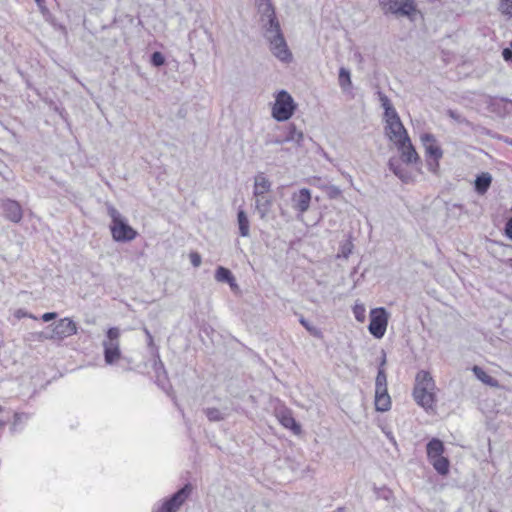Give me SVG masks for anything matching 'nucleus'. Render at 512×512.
I'll use <instances>...</instances> for the list:
<instances>
[{"instance_id":"obj_19","label":"nucleus","mask_w":512,"mask_h":512,"mask_svg":"<svg viewBox=\"0 0 512 512\" xmlns=\"http://www.w3.org/2000/svg\"><path fill=\"white\" fill-rule=\"evenodd\" d=\"M272 199L264 195L256 197L255 209L260 219L265 220L271 211Z\"/></svg>"},{"instance_id":"obj_6","label":"nucleus","mask_w":512,"mask_h":512,"mask_svg":"<svg viewBox=\"0 0 512 512\" xmlns=\"http://www.w3.org/2000/svg\"><path fill=\"white\" fill-rule=\"evenodd\" d=\"M119 338V328L111 327L107 330L106 339L103 341V348L104 360L108 365L114 364L121 357Z\"/></svg>"},{"instance_id":"obj_39","label":"nucleus","mask_w":512,"mask_h":512,"mask_svg":"<svg viewBox=\"0 0 512 512\" xmlns=\"http://www.w3.org/2000/svg\"><path fill=\"white\" fill-rule=\"evenodd\" d=\"M353 244L350 241H347L341 246V254L344 258H348L352 252Z\"/></svg>"},{"instance_id":"obj_59","label":"nucleus","mask_w":512,"mask_h":512,"mask_svg":"<svg viewBox=\"0 0 512 512\" xmlns=\"http://www.w3.org/2000/svg\"><path fill=\"white\" fill-rule=\"evenodd\" d=\"M2 411V407L0 406V412Z\"/></svg>"},{"instance_id":"obj_5","label":"nucleus","mask_w":512,"mask_h":512,"mask_svg":"<svg viewBox=\"0 0 512 512\" xmlns=\"http://www.w3.org/2000/svg\"><path fill=\"white\" fill-rule=\"evenodd\" d=\"M192 492V485L185 484L171 496L162 500L153 512H177Z\"/></svg>"},{"instance_id":"obj_58","label":"nucleus","mask_w":512,"mask_h":512,"mask_svg":"<svg viewBox=\"0 0 512 512\" xmlns=\"http://www.w3.org/2000/svg\"><path fill=\"white\" fill-rule=\"evenodd\" d=\"M4 426V422L0 421V427Z\"/></svg>"},{"instance_id":"obj_4","label":"nucleus","mask_w":512,"mask_h":512,"mask_svg":"<svg viewBox=\"0 0 512 512\" xmlns=\"http://www.w3.org/2000/svg\"><path fill=\"white\" fill-rule=\"evenodd\" d=\"M295 110L296 103L292 96L286 90H280L272 107V117L279 122H284L293 116Z\"/></svg>"},{"instance_id":"obj_47","label":"nucleus","mask_w":512,"mask_h":512,"mask_svg":"<svg viewBox=\"0 0 512 512\" xmlns=\"http://www.w3.org/2000/svg\"><path fill=\"white\" fill-rule=\"evenodd\" d=\"M14 316L18 319H21V318H24V317H29V318H33V319H36L32 314L28 313L27 311L23 310V309H18Z\"/></svg>"},{"instance_id":"obj_18","label":"nucleus","mask_w":512,"mask_h":512,"mask_svg":"<svg viewBox=\"0 0 512 512\" xmlns=\"http://www.w3.org/2000/svg\"><path fill=\"white\" fill-rule=\"evenodd\" d=\"M271 189V182L260 172L255 176L253 195L262 196Z\"/></svg>"},{"instance_id":"obj_3","label":"nucleus","mask_w":512,"mask_h":512,"mask_svg":"<svg viewBox=\"0 0 512 512\" xmlns=\"http://www.w3.org/2000/svg\"><path fill=\"white\" fill-rule=\"evenodd\" d=\"M379 6L385 15L406 17L410 21H414L420 13L415 0H379Z\"/></svg>"},{"instance_id":"obj_57","label":"nucleus","mask_w":512,"mask_h":512,"mask_svg":"<svg viewBox=\"0 0 512 512\" xmlns=\"http://www.w3.org/2000/svg\"><path fill=\"white\" fill-rule=\"evenodd\" d=\"M343 510H344V508H343V507L338 508V511H339V512H343Z\"/></svg>"},{"instance_id":"obj_28","label":"nucleus","mask_w":512,"mask_h":512,"mask_svg":"<svg viewBox=\"0 0 512 512\" xmlns=\"http://www.w3.org/2000/svg\"><path fill=\"white\" fill-rule=\"evenodd\" d=\"M391 408L390 396L375 397V409L379 412H386Z\"/></svg>"},{"instance_id":"obj_43","label":"nucleus","mask_w":512,"mask_h":512,"mask_svg":"<svg viewBox=\"0 0 512 512\" xmlns=\"http://www.w3.org/2000/svg\"><path fill=\"white\" fill-rule=\"evenodd\" d=\"M28 419V415L25 413H15L13 427H16L18 424L26 421Z\"/></svg>"},{"instance_id":"obj_50","label":"nucleus","mask_w":512,"mask_h":512,"mask_svg":"<svg viewBox=\"0 0 512 512\" xmlns=\"http://www.w3.org/2000/svg\"><path fill=\"white\" fill-rule=\"evenodd\" d=\"M57 317L56 312H47L42 315V320L44 322H49L51 320H54Z\"/></svg>"},{"instance_id":"obj_15","label":"nucleus","mask_w":512,"mask_h":512,"mask_svg":"<svg viewBox=\"0 0 512 512\" xmlns=\"http://www.w3.org/2000/svg\"><path fill=\"white\" fill-rule=\"evenodd\" d=\"M428 461L440 457L445 452V446L439 438H432L426 445Z\"/></svg>"},{"instance_id":"obj_56","label":"nucleus","mask_w":512,"mask_h":512,"mask_svg":"<svg viewBox=\"0 0 512 512\" xmlns=\"http://www.w3.org/2000/svg\"><path fill=\"white\" fill-rule=\"evenodd\" d=\"M261 2H262V3L260 4V11L262 12V9L264 8V6H265V4H266L267 0H265V1H264V0H261Z\"/></svg>"},{"instance_id":"obj_2","label":"nucleus","mask_w":512,"mask_h":512,"mask_svg":"<svg viewBox=\"0 0 512 512\" xmlns=\"http://www.w3.org/2000/svg\"><path fill=\"white\" fill-rule=\"evenodd\" d=\"M107 213L111 218L110 232L116 242H130L134 240L138 232L128 224L127 219L112 205L107 206Z\"/></svg>"},{"instance_id":"obj_51","label":"nucleus","mask_w":512,"mask_h":512,"mask_svg":"<svg viewBox=\"0 0 512 512\" xmlns=\"http://www.w3.org/2000/svg\"><path fill=\"white\" fill-rule=\"evenodd\" d=\"M341 194V190L336 186H331L329 188V196L331 198H336Z\"/></svg>"},{"instance_id":"obj_35","label":"nucleus","mask_w":512,"mask_h":512,"mask_svg":"<svg viewBox=\"0 0 512 512\" xmlns=\"http://www.w3.org/2000/svg\"><path fill=\"white\" fill-rule=\"evenodd\" d=\"M500 10L503 14L512 17V0H500Z\"/></svg>"},{"instance_id":"obj_48","label":"nucleus","mask_w":512,"mask_h":512,"mask_svg":"<svg viewBox=\"0 0 512 512\" xmlns=\"http://www.w3.org/2000/svg\"><path fill=\"white\" fill-rule=\"evenodd\" d=\"M143 331L146 335L148 346L151 348H155V344H154V340H153V336H152L151 332L146 327L143 328Z\"/></svg>"},{"instance_id":"obj_20","label":"nucleus","mask_w":512,"mask_h":512,"mask_svg":"<svg viewBox=\"0 0 512 512\" xmlns=\"http://www.w3.org/2000/svg\"><path fill=\"white\" fill-rule=\"evenodd\" d=\"M414 388H435L431 374L428 371H419L415 377Z\"/></svg>"},{"instance_id":"obj_8","label":"nucleus","mask_w":512,"mask_h":512,"mask_svg":"<svg viewBox=\"0 0 512 512\" xmlns=\"http://www.w3.org/2000/svg\"><path fill=\"white\" fill-rule=\"evenodd\" d=\"M77 329V324L72 319L63 318L55 323L51 331V337L54 339L63 340L76 334Z\"/></svg>"},{"instance_id":"obj_27","label":"nucleus","mask_w":512,"mask_h":512,"mask_svg":"<svg viewBox=\"0 0 512 512\" xmlns=\"http://www.w3.org/2000/svg\"><path fill=\"white\" fill-rule=\"evenodd\" d=\"M233 273L226 267L218 266L215 270V279L221 283H230L233 281Z\"/></svg>"},{"instance_id":"obj_52","label":"nucleus","mask_w":512,"mask_h":512,"mask_svg":"<svg viewBox=\"0 0 512 512\" xmlns=\"http://www.w3.org/2000/svg\"><path fill=\"white\" fill-rule=\"evenodd\" d=\"M385 364H386V353L384 350H382V357H381L378 368H384Z\"/></svg>"},{"instance_id":"obj_46","label":"nucleus","mask_w":512,"mask_h":512,"mask_svg":"<svg viewBox=\"0 0 512 512\" xmlns=\"http://www.w3.org/2000/svg\"><path fill=\"white\" fill-rule=\"evenodd\" d=\"M504 232L509 239H512V216L508 218V220L506 221L504 226Z\"/></svg>"},{"instance_id":"obj_7","label":"nucleus","mask_w":512,"mask_h":512,"mask_svg":"<svg viewBox=\"0 0 512 512\" xmlns=\"http://www.w3.org/2000/svg\"><path fill=\"white\" fill-rule=\"evenodd\" d=\"M368 330L375 338L384 336L388 324V312L384 307L374 308L370 311Z\"/></svg>"},{"instance_id":"obj_29","label":"nucleus","mask_w":512,"mask_h":512,"mask_svg":"<svg viewBox=\"0 0 512 512\" xmlns=\"http://www.w3.org/2000/svg\"><path fill=\"white\" fill-rule=\"evenodd\" d=\"M299 322L310 333V335L317 337V338L322 337L321 330L319 328H317L316 326L310 324V322L307 319H305L303 316H300Z\"/></svg>"},{"instance_id":"obj_24","label":"nucleus","mask_w":512,"mask_h":512,"mask_svg":"<svg viewBox=\"0 0 512 512\" xmlns=\"http://www.w3.org/2000/svg\"><path fill=\"white\" fill-rule=\"evenodd\" d=\"M472 371L476 378L480 380L482 383L490 386V387H498L499 382L494 377L488 375L480 366L474 365L472 367Z\"/></svg>"},{"instance_id":"obj_45","label":"nucleus","mask_w":512,"mask_h":512,"mask_svg":"<svg viewBox=\"0 0 512 512\" xmlns=\"http://www.w3.org/2000/svg\"><path fill=\"white\" fill-rule=\"evenodd\" d=\"M510 46V48H504L502 50V57L506 62L512 63V42Z\"/></svg>"},{"instance_id":"obj_40","label":"nucleus","mask_w":512,"mask_h":512,"mask_svg":"<svg viewBox=\"0 0 512 512\" xmlns=\"http://www.w3.org/2000/svg\"><path fill=\"white\" fill-rule=\"evenodd\" d=\"M189 257H190L191 264L194 267H199L201 265L202 259H201V255L198 252H191Z\"/></svg>"},{"instance_id":"obj_23","label":"nucleus","mask_w":512,"mask_h":512,"mask_svg":"<svg viewBox=\"0 0 512 512\" xmlns=\"http://www.w3.org/2000/svg\"><path fill=\"white\" fill-rule=\"evenodd\" d=\"M203 413L206 415L210 422L222 421L229 415L227 408L218 409L215 407L204 408Z\"/></svg>"},{"instance_id":"obj_22","label":"nucleus","mask_w":512,"mask_h":512,"mask_svg":"<svg viewBox=\"0 0 512 512\" xmlns=\"http://www.w3.org/2000/svg\"><path fill=\"white\" fill-rule=\"evenodd\" d=\"M237 223L240 236L248 237L250 235V222L246 212L242 208L238 209Z\"/></svg>"},{"instance_id":"obj_55","label":"nucleus","mask_w":512,"mask_h":512,"mask_svg":"<svg viewBox=\"0 0 512 512\" xmlns=\"http://www.w3.org/2000/svg\"><path fill=\"white\" fill-rule=\"evenodd\" d=\"M35 2L37 3V5L41 8L43 7L44 3H45V0H35Z\"/></svg>"},{"instance_id":"obj_36","label":"nucleus","mask_w":512,"mask_h":512,"mask_svg":"<svg viewBox=\"0 0 512 512\" xmlns=\"http://www.w3.org/2000/svg\"><path fill=\"white\" fill-rule=\"evenodd\" d=\"M384 117H385L386 123H389V121H395V120L400 119V117L394 107H391V110H384Z\"/></svg>"},{"instance_id":"obj_1","label":"nucleus","mask_w":512,"mask_h":512,"mask_svg":"<svg viewBox=\"0 0 512 512\" xmlns=\"http://www.w3.org/2000/svg\"><path fill=\"white\" fill-rule=\"evenodd\" d=\"M262 17L267 18V22L264 25L265 38L270 43L273 55L283 62H290L292 60V53L288 49L271 0H267L262 9Z\"/></svg>"},{"instance_id":"obj_32","label":"nucleus","mask_w":512,"mask_h":512,"mask_svg":"<svg viewBox=\"0 0 512 512\" xmlns=\"http://www.w3.org/2000/svg\"><path fill=\"white\" fill-rule=\"evenodd\" d=\"M401 162V159H397L396 157H391L388 161L389 170L392 171L395 176L403 170Z\"/></svg>"},{"instance_id":"obj_14","label":"nucleus","mask_w":512,"mask_h":512,"mask_svg":"<svg viewBox=\"0 0 512 512\" xmlns=\"http://www.w3.org/2000/svg\"><path fill=\"white\" fill-rule=\"evenodd\" d=\"M421 141L425 147V153L428 159L440 160L442 158L443 151L441 147L437 144V140L433 134H422Z\"/></svg>"},{"instance_id":"obj_34","label":"nucleus","mask_w":512,"mask_h":512,"mask_svg":"<svg viewBox=\"0 0 512 512\" xmlns=\"http://www.w3.org/2000/svg\"><path fill=\"white\" fill-rule=\"evenodd\" d=\"M365 312H366V310H365V307L363 304L356 303L353 306V314L357 321L364 322L365 317H366Z\"/></svg>"},{"instance_id":"obj_42","label":"nucleus","mask_w":512,"mask_h":512,"mask_svg":"<svg viewBox=\"0 0 512 512\" xmlns=\"http://www.w3.org/2000/svg\"><path fill=\"white\" fill-rule=\"evenodd\" d=\"M31 335H32L33 340H37V341L53 339L51 337V333H46V332H36V333H32Z\"/></svg>"},{"instance_id":"obj_44","label":"nucleus","mask_w":512,"mask_h":512,"mask_svg":"<svg viewBox=\"0 0 512 512\" xmlns=\"http://www.w3.org/2000/svg\"><path fill=\"white\" fill-rule=\"evenodd\" d=\"M397 177L404 183H409L412 179L411 174L405 168H403Z\"/></svg>"},{"instance_id":"obj_37","label":"nucleus","mask_w":512,"mask_h":512,"mask_svg":"<svg viewBox=\"0 0 512 512\" xmlns=\"http://www.w3.org/2000/svg\"><path fill=\"white\" fill-rule=\"evenodd\" d=\"M379 100L381 102V106L384 110H391V107H393V104L391 100L382 92H378Z\"/></svg>"},{"instance_id":"obj_9","label":"nucleus","mask_w":512,"mask_h":512,"mask_svg":"<svg viewBox=\"0 0 512 512\" xmlns=\"http://www.w3.org/2000/svg\"><path fill=\"white\" fill-rule=\"evenodd\" d=\"M311 191L308 188H301L298 192H294L291 196L292 208L302 215L307 212L311 204Z\"/></svg>"},{"instance_id":"obj_41","label":"nucleus","mask_w":512,"mask_h":512,"mask_svg":"<svg viewBox=\"0 0 512 512\" xmlns=\"http://www.w3.org/2000/svg\"><path fill=\"white\" fill-rule=\"evenodd\" d=\"M427 167H428L429 171H431L432 173L436 174L438 172V169H439V160L428 159L427 160Z\"/></svg>"},{"instance_id":"obj_11","label":"nucleus","mask_w":512,"mask_h":512,"mask_svg":"<svg viewBox=\"0 0 512 512\" xmlns=\"http://www.w3.org/2000/svg\"><path fill=\"white\" fill-rule=\"evenodd\" d=\"M434 389L435 388H413V398L415 402L425 410L432 409L436 402Z\"/></svg>"},{"instance_id":"obj_16","label":"nucleus","mask_w":512,"mask_h":512,"mask_svg":"<svg viewBox=\"0 0 512 512\" xmlns=\"http://www.w3.org/2000/svg\"><path fill=\"white\" fill-rule=\"evenodd\" d=\"M492 183V176L488 172H482L476 176L474 181V190L479 195H484L490 188Z\"/></svg>"},{"instance_id":"obj_38","label":"nucleus","mask_w":512,"mask_h":512,"mask_svg":"<svg viewBox=\"0 0 512 512\" xmlns=\"http://www.w3.org/2000/svg\"><path fill=\"white\" fill-rule=\"evenodd\" d=\"M285 142L286 140H284V137L268 135L265 140V145H282Z\"/></svg>"},{"instance_id":"obj_31","label":"nucleus","mask_w":512,"mask_h":512,"mask_svg":"<svg viewBox=\"0 0 512 512\" xmlns=\"http://www.w3.org/2000/svg\"><path fill=\"white\" fill-rule=\"evenodd\" d=\"M166 62L165 56L160 51H154L150 55V63L152 66L159 68Z\"/></svg>"},{"instance_id":"obj_53","label":"nucleus","mask_w":512,"mask_h":512,"mask_svg":"<svg viewBox=\"0 0 512 512\" xmlns=\"http://www.w3.org/2000/svg\"><path fill=\"white\" fill-rule=\"evenodd\" d=\"M227 284L230 286V288H231L233 291H235V290H238V289H239V286H238V284H237V282H236L235 277H233V281H232V282L227 283Z\"/></svg>"},{"instance_id":"obj_30","label":"nucleus","mask_w":512,"mask_h":512,"mask_svg":"<svg viewBox=\"0 0 512 512\" xmlns=\"http://www.w3.org/2000/svg\"><path fill=\"white\" fill-rule=\"evenodd\" d=\"M446 113L451 119H453L457 123L465 124L469 127L472 126V123L468 119H466L462 114H460L458 111L453 110V109H448Z\"/></svg>"},{"instance_id":"obj_54","label":"nucleus","mask_w":512,"mask_h":512,"mask_svg":"<svg viewBox=\"0 0 512 512\" xmlns=\"http://www.w3.org/2000/svg\"><path fill=\"white\" fill-rule=\"evenodd\" d=\"M499 100H500V101H502V102H506V103H509V104H511V105H512V99H508V98H505V97H501Z\"/></svg>"},{"instance_id":"obj_13","label":"nucleus","mask_w":512,"mask_h":512,"mask_svg":"<svg viewBox=\"0 0 512 512\" xmlns=\"http://www.w3.org/2000/svg\"><path fill=\"white\" fill-rule=\"evenodd\" d=\"M396 146L401 153L400 159L402 162L406 164L420 162V157L413 146L410 137L405 138L404 141H401V143Z\"/></svg>"},{"instance_id":"obj_17","label":"nucleus","mask_w":512,"mask_h":512,"mask_svg":"<svg viewBox=\"0 0 512 512\" xmlns=\"http://www.w3.org/2000/svg\"><path fill=\"white\" fill-rule=\"evenodd\" d=\"M280 423L287 429L291 430L295 435L301 433V425L296 421L290 411H283L279 416Z\"/></svg>"},{"instance_id":"obj_49","label":"nucleus","mask_w":512,"mask_h":512,"mask_svg":"<svg viewBox=\"0 0 512 512\" xmlns=\"http://www.w3.org/2000/svg\"><path fill=\"white\" fill-rule=\"evenodd\" d=\"M389 396L387 387L375 388V397Z\"/></svg>"},{"instance_id":"obj_25","label":"nucleus","mask_w":512,"mask_h":512,"mask_svg":"<svg viewBox=\"0 0 512 512\" xmlns=\"http://www.w3.org/2000/svg\"><path fill=\"white\" fill-rule=\"evenodd\" d=\"M303 138V132L298 130L295 124L290 123L287 127V132L286 135L284 136V140H286V142L293 141L298 146H300L301 142L303 141Z\"/></svg>"},{"instance_id":"obj_10","label":"nucleus","mask_w":512,"mask_h":512,"mask_svg":"<svg viewBox=\"0 0 512 512\" xmlns=\"http://www.w3.org/2000/svg\"><path fill=\"white\" fill-rule=\"evenodd\" d=\"M4 217L14 223H19L23 218V210L19 202L12 199H4L0 205Z\"/></svg>"},{"instance_id":"obj_21","label":"nucleus","mask_w":512,"mask_h":512,"mask_svg":"<svg viewBox=\"0 0 512 512\" xmlns=\"http://www.w3.org/2000/svg\"><path fill=\"white\" fill-rule=\"evenodd\" d=\"M436 472L441 476H446L450 471V461L444 455L429 460Z\"/></svg>"},{"instance_id":"obj_33","label":"nucleus","mask_w":512,"mask_h":512,"mask_svg":"<svg viewBox=\"0 0 512 512\" xmlns=\"http://www.w3.org/2000/svg\"><path fill=\"white\" fill-rule=\"evenodd\" d=\"M387 387V375L384 368H378L375 388Z\"/></svg>"},{"instance_id":"obj_12","label":"nucleus","mask_w":512,"mask_h":512,"mask_svg":"<svg viewBox=\"0 0 512 512\" xmlns=\"http://www.w3.org/2000/svg\"><path fill=\"white\" fill-rule=\"evenodd\" d=\"M385 134L396 145L401 143V141H404L405 138L409 137L407 130L401 122V119L389 121V123H386Z\"/></svg>"},{"instance_id":"obj_26","label":"nucleus","mask_w":512,"mask_h":512,"mask_svg":"<svg viewBox=\"0 0 512 512\" xmlns=\"http://www.w3.org/2000/svg\"><path fill=\"white\" fill-rule=\"evenodd\" d=\"M338 82L343 91H347L352 87L351 73L349 69L345 67H341L339 69Z\"/></svg>"}]
</instances>
